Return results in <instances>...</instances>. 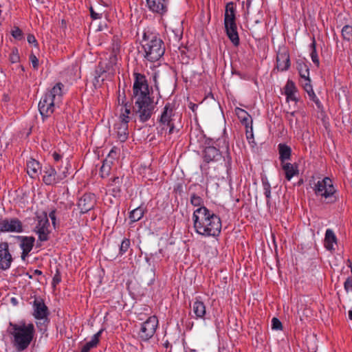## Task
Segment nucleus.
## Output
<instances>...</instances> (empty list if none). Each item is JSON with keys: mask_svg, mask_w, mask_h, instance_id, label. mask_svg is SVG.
Listing matches in <instances>:
<instances>
[{"mask_svg": "<svg viewBox=\"0 0 352 352\" xmlns=\"http://www.w3.org/2000/svg\"><path fill=\"white\" fill-rule=\"evenodd\" d=\"M65 166L64 168L59 167L57 173H61L63 171H67V176L68 175V166H69V162L66 160L65 162Z\"/></svg>", "mask_w": 352, "mask_h": 352, "instance_id": "50", "label": "nucleus"}, {"mask_svg": "<svg viewBox=\"0 0 352 352\" xmlns=\"http://www.w3.org/2000/svg\"><path fill=\"white\" fill-rule=\"evenodd\" d=\"M16 238L20 241L19 246L22 250L21 258L23 261H25L34 245L35 238L27 236H16Z\"/></svg>", "mask_w": 352, "mask_h": 352, "instance_id": "16", "label": "nucleus"}, {"mask_svg": "<svg viewBox=\"0 0 352 352\" xmlns=\"http://www.w3.org/2000/svg\"><path fill=\"white\" fill-rule=\"evenodd\" d=\"M333 243H336V236L331 230L328 229L325 233L324 246L328 250H332Z\"/></svg>", "mask_w": 352, "mask_h": 352, "instance_id": "29", "label": "nucleus"}, {"mask_svg": "<svg viewBox=\"0 0 352 352\" xmlns=\"http://www.w3.org/2000/svg\"><path fill=\"white\" fill-rule=\"evenodd\" d=\"M12 36L17 40H21L23 38L22 30L18 27H14L11 32Z\"/></svg>", "mask_w": 352, "mask_h": 352, "instance_id": "40", "label": "nucleus"}, {"mask_svg": "<svg viewBox=\"0 0 352 352\" xmlns=\"http://www.w3.org/2000/svg\"><path fill=\"white\" fill-rule=\"evenodd\" d=\"M113 162L109 159H105L100 169V174L102 177H107L109 175Z\"/></svg>", "mask_w": 352, "mask_h": 352, "instance_id": "31", "label": "nucleus"}, {"mask_svg": "<svg viewBox=\"0 0 352 352\" xmlns=\"http://www.w3.org/2000/svg\"><path fill=\"white\" fill-rule=\"evenodd\" d=\"M311 265L313 267L311 269L313 272L312 276L321 275V265L319 261H313Z\"/></svg>", "mask_w": 352, "mask_h": 352, "instance_id": "39", "label": "nucleus"}, {"mask_svg": "<svg viewBox=\"0 0 352 352\" xmlns=\"http://www.w3.org/2000/svg\"><path fill=\"white\" fill-rule=\"evenodd\" d=\"M264 195L267 199V205H270L271 198V186L267 179H262Z\"/></svg>", "mask_w": 352, "mask_h": 352, "instance_id": "35", "label": "nucleus"}, {"mask_svg": "<svg viewBox=\"0 0 352 352\" xmlns=\"http://www.w3.org/2000/svg\"><path fill=\"white\" fill-rule=\"evenodd\" d=\"M290 66V59L288 50L283 47L279 49L276 55V67L280 71H285Z\"/></svg>", "mask_w": 352, "mask_h": 352, "instance_id": "17", "label": "nucleus"}, {"mask_svg": "<svg viewBox=\"0 0 352 352\" xmlns=\"http://www.w3.org/2000/svg\"><path fill=\"white\" fill-rule=\"evenodd\" d=\"M34 274L36 275H41L42 274V272L38 270H35Z\"/></svg>", "mask_w": 352, "mask_h": 352, "instance_id": "57", "label": "nucleus"}, {"mask_svg": "<svg viewBox=\"0 0 352 352\" xmlns=\"http://www.w3.org/2000/svg\"><path fill=\"white\" fill-rule=\"evenodd\" d=\"M60 276L59 274H56L53 278V285H56L60 282Z\"/></svg>", "mask_w": 352, "mask_h": 352, "instance_id": "54", "label": "nucleus"}, {"mask_svg": "<svg viewBox=\"0 0 352 352\" xmlns=\"http://www.w3.org/2000/svg\"><path fill=\"white\" fill-rule=\"evenodd\" d=\"M63 87L61 82L56 83L41 98L38 103V110L43 118L49 117L54 113L55 107L59 106L63 96Z\"/></svg>", "mask_w": 352, "mask_h": 352, "instance_id": "5", "label": "nucleus"}, {"mask_svg": "<svg viewBox=\"0 0 352 352\" xmlns=\"http://www.w3.org/2000/svg\"><path fill=\"white\" fill-rule=\"evenodd\" d=\"M175 112L174 105L170 102H168L164 106L163 111L158 119V122L160 130L158 131V133L162 135L164 131H166L168 129V134L174 133L175 131V126L174 124L175 120Z\"/></svg>", "mask_w": 352, "mask_h": 352, "instance_id": "8", "label": "nucleus"}, {"mask_svg": "<svg viewBox=\"0 0 352 352\" xmlns=\"http://www.w3.org/2000/svg\"><path fill=\"white\" fill-rule=\"evenodd\" d=\"M296 69L300 77V82L305 91L308 92V66L306 63V59L298 58L296 60Z\"/></svg>", "mask_w": 352, "mask_h": 352, "instance_id": "18", "label": "nucleus"}, {"mask_svg": "<svg viewBox=\"0 0 352 352\" xmlns=\"http://www.w3.org/2000/svg\"><path fill=\"white\" fill-rule=\"evenodd\" d=\"M190 203L192 206L200 208L201 206H204V200L199 195L195 193H192L190 195Z\"/></svg>", "mask_w": 352, "mask_h": 352, "instance_id": "37", "label": "nucleus"}, {"mask_svg": "<svg viewBox=\"0 0 352 352\" xmlns=\"http://www.w3.org/2000/svg\"><path fill=\"white\" fill-rule=\"evenodd\" d=\"M280 166L287 181H290L294 176L298 174V165L296 163H281Z\"/></svg>", "mask_w": 352, "mask_h": 352, "instance_id": "24", "label": "nucleus"}, {"mask_svg": "<svg viewBox=\"0 0 352 352\" xmlns=\"http://www.w3.org/2000/svg\"><path fill=\"white\" fill-rule=\"evenodd\" d=\"M128 123L127 121L120 120L119 122L114 125L117 138L122 142H125L129 136Z\"/></svg>", "mask_w": 352, "mask_h": 352, "instance_id": "22", "label": "nucleus"}, {"mask_svg": "<svg viewBox=\"0 0 352 352\" xmlns=\"http://www.w3.org/2000/svg\"><path fill=\"white\" fill-rule=\"evenodd\" d=\"M148 9L154 13L163 15L168 10L169 0H146Z\"/></svg>", "mask_w": 352, "mask_h": 352, "instance_id": "19", "label": "nucleus"}, {"mask_svg": "<svg viewBox=\"0 0 352 352\" xmlns=\"http://www.w3.org/2000/svg\"><path fill=\"white\" fill-rule=\"evenodd\" d=\"M1 13V10H0V14Z\"/></svg>", "mask_w": 352, "mask_h": 352, "instance_id": "61", "label": "nucleus"}, {"mask_svg": "<svg viewBox=\"0 0 352 352\" xmlns=\"http://www.w3.org/2000/svg\"><path fill=\"white\" fill-rule=\"evenodd\" d=\"M192 311L196 318H204L206 313L204 303L199 300L195 301L192 305Z\"/></svg>", "mask_w": 352, "mask_h": 352, "instance_id": "28", "label": "nucleus"}, {"mask_svg": "<svg viewBox=\"0 0 352 352\" xmlns=\"http://www.w3.org/2000/svg\"><path fill=\"white\" fill-rule=\"evenodd\" d=\"M30 60L32 63L33 68L37 69L38 67V59L33 53L30 55Z\"/></svg>", "mask_w": 352, "mask_h": 352, "instance_id": "44", "label": "nucleus"}, {"mask_svg": "<svg viewBox=\"0 0 352 352\" xmlns=\"http://www.w3.org/2000/svg\"><path fill=\"white\" fill-rule=\"evenodd\" d=\"M310 47H311V54H310L311 60H312L313 63L317 67H318L320 65V61H319L318 56V54L316 52V41H315L314 38H313V39H312V42L311 43Z\"/></svg>", "mask_w": 352, "mask_h": 352, "instance_id": "34", "label": "nucleus"}, {"mask_svg": "<svg viewBox=\"0 0 352 352\" xmlns=\"http://www.w3.org/2000/svg\"><path fill=\"white\" fill-rule=\"evenodd\" d=\"M309 99L311 100L316 106L317 117L320 119L323 124L326 126L328 124V118L324 111V107L318 96L315 94L313 89L309 90Z\"/></svg>", "mask_w": 352, "mask_h": 352, "instance_id": "20", "label": "nucleus"}, {"mask_svg": "<svg viewBox=\"0 0 352 352\" xmlns=\"http://www.w3.org/2000/svg\"><path fill=\"white\" fill-rule=\"evenodd\" d=\"M342 36L344 40H352V26L349 25H344L342 29Z\"/></svg>", "mask_w": 352, "mask_h": 352, "instance_id": "36", "label": "nucleus"}, {"mask_svg": "<svg viewBox=\"0 0 352 352\" xmlns=\"http://www.w3.org/2000/svg\"><path fill=\"white\" fill-rule=\"evenodd\" d=\"M197 107H198L197 104H193L191 105L190 108L194 111H195V108H197Z\"/></svg>", "mask_w": 352, "mask_h": 352, "instance_id": "58", "label": "nucleus"}, {"mask_svg": "<svg viewBox=\"0 0 352 352\" xmlns=\"http://www.w3.org/2000/svg\"><path fill=\"white\" fill-rule=\"evenodd\" d=\"M309 186L311 187L316 196H320L322 198H324V201L327 203L335 201L336 198L333 195L336 190L329 177H322V174L316 173L309 179Z\"/></svg>", "mask_w": 352, "mask_h": 352, "instance_id": "6", "label": "nucleus"}, {"mask_svg": "<svg viewBox=\"0 0 352 352\" xmlns=\"http://www.w3.org/2000/svg\"><path fill=\"white\" fill-rule=\"evenodd\" d=\"M130 240L129 239H124L121 242L119 250V255L122 256L125 254L130 247Z\"/></svg>", "mask_w": 352, "mask_h": 352, "instance_id": "38", "label": "nucleus"}, {"mask_svg": "<svg viewBox=\"0 0 352 352\" xmlns=\"http://www.w3.org/2000/svg\"><path fill=\"white\" fill-rule=\"evenodd\" d=\"M224 25L228 37L234 46H238L239 37L235 21V9L232 3H228L226 6Z\"/></svg>", "mask_w": 352, "mask_h": 352, "instance_id": "7", "label": "nucleus"}, {"mask_svg": "<svg viewBox=\"0 0 352 352\" xmlns=\"http://www.w3.org/2000/svg\"><path fill=\"white\" fill-rule=\"evenodd\" d=\"M285 94L287 96V99H294V93L296 91V87L294 83L290 80H288L285 87Z\"/></svg>", "mask_w": 352, "mask_h": 352, "instance_id": "32", "label": "nucleus"}, {"mask_svg": "<svg viewBox=\"0 0 352 352\" xmlns=\"http://www.w3.org/2000/svg\"><path fill=\"white\" fill-rule=\"evenodd\" d=\"M130 113H131L130 109H128L126 107L124 112L120 115V120H122V121L125 120V121H127V122H129V119H130L129 115L130 114Z\"/></svg>", "mask_w": 352, "mask_h": 352, "instance_id": "45", "label": "nucleus"}, {"mask_svg": "<svg viewBox=\"0 0 352 352\" xmlns=\"http://www.w3.org/2000/svg\"><path fill=\"white\" fill-rule=\"evenodd\" d=\"M314 352H316V351H315Z\"/></svg>", "mask_w": 352, "mask_h": 352, "instance_id": "62", "label": "nucleus"}, {"mask_svg": "<svg viewBox=\"0 0 352 352\" xmlns=\"http://www.w3.org/2000/svg\"><path fill=\"white\" fill-rule=\"evenodd\" d=\"M34 317L37 320H43L44 322H48L49 309L42 299L35 298L33 302Z\"/></svg>", "mask_w": 352, "mask_h": 352, "instance_id": "14", "label": "nucleus"}, {"mask_svg": "<svg viewBox=\"0 0 352 352\" xmlns=\"http://www.w3.org/2000/svg\"><path fill=\"white\" fill-rule=\"evenodd\" d=\"M13 258L9 250V245L6 241L0 243V270L6 271L10 268Z\"/></svg>", "mask_w": 352, "mask_h": 352, "instance_id": "13", "label": "nucleus"}, {"mask_svg": "<svg viewBox=\"0 0 352 352\" xmlns=\"http://www.w3.org/2000/svg\"><path fill=\"white\" fill-rule=\"evenodd\" d=\"M221 155L222 151L212 146H206L203 151L204 160L207 163L218 161L221 159Z\"/></svg>", "mask_w": 352, "mask_h": 352, "instance_id": "21", "label": "nucleus"}, {"mask_svg": "<svg viewBox=\"0 0 352 352\" xmlns=\"http://www.w3.org/2000/svg\"><path fill=\"white\" fill-rule=\"evenodd\" d=\"M279 160L281 163L289 162L292 158V148L285 144L280 143L278 145Z\"/></svg>", "mask_w": 352, "mask_h": 352, "instance_id": "26", "label": "nucleus"}, {"mask_svg": "<svg viewBox=\"0 0 352 352\" xmlns=\"http://www.w3.org/2000/svg\"><path fill=\"white\" fill-rule=\"evenodd\" d=\"M225 149H226V155L224 156V160L226 161L228 164H230L231 163V156L230 154V149H229L228 144L226 145Z\"/></svg>", "mask_w": 352, "mask_h": 352, "instance_id": "47", "label": "nucleus"}, {"mask_svg": "<svg viewBox=\"0 0 352 352\" xmlns=\"http://www.w3.org/2000/svg\"><path fill=\"white\" fill-rule=\"evenodd\" d=\"M246 137H247V139L249 140L250 143L251 142L250 140L254 138L253 129H252V124H250L249 127L246 128Z\"/></svg>", "mask_w": 352, "mask_h": 352, "instance_id": "46", "label": "nucleus"}, {"mask_svg": "<svg viewBox=\"0 0 352 352\" xmlns=\"http://www.w3.org/2000/svg\"><path fill=\"white\" fill-rule=\"evenodd\" d=\"M38 223L34 228V232L38 236V241H47L49 239V234L50 233L49 220L47 215L38 217Z\"/></svg>", "mask_w": 352, "mask_h": 352, "instance_id": "12", "label": "nucleus"}, {"mask_svg": "<svg viewBox=\"0 0 352 352\" xmlns=\"http://www.w3.org/2000/svg\"><path fill=\"white\" fill-rule=\"evenodd\" d=\"M52 156L56 162H58L59 160L62 158V156L56 152H54Z\"/></svg>", "mask_w": 352, "mask_h": 352, "instance_id": "55", "label": "nucleus"}, {"mask_svg": "<svg viewBox=\"0 0 352 352\" xmlns=\"http://www.w3.org/2000/svg\"><path fill=\"white\" fill-rule=\"evenodd\" d=\"M10 60L11 63H16L19 62L20 56H19V50L17 48L15 47V48L12 49V53L10 54Z\"/></svg>", "mask_w": 352, "mask_h": 352, "instance_id": "41", "label": "nucleus"}, {"mask_svg": "<svg viewBox=\"0 0 352 352\" xmlns=\"http://www.w3.org/2000/svg\"><path fill=\"white\" fill-rule=\"evenodd\" d=\"M282 323L281 322L276 318H273L272 320V328L274 330H280L282 329Z\"/></svg>", "mask_w": 352, "mask_h": 352, "instance_id": "42", "label": "nucleus"}, {"mask_svg": "<svg viewBox=\"0 0 352 352\" xmlns=\"http://www.w3.org/2000/svg\"><path fill=\"white\" fill-rule=\"evenodd\" d=\"M90 14L93 19H98L102 17V14L95 12L92 7L90 8Z\"/></svg>", "mask_w": 352, "mask_h": 352, "instance_id": "49", "label": "nucleus"}, {"mask_svg": "<svg viewBox=\"0 0 352 352\" xmlns=\"http://www.w3.org/2000/svg\"><path fill=\"white\" fill-rule=\"evenodd\" d=\"M27 173L32 179L38 178L41 173V166L40 163L34 159H30L27 162Z\"/></svg>", "mask_w": 352, "mask_h": 352, "instance_id": "23", "label": "nucleus"}, {"mask_svg": "<svg viewBox=\"0 0 352 352\" xmlns=\"http://www.w3.org/2000/svg\"><path fill=\"white\" fill-rule=\"evenodd\" d=\"M157 325V318L155 316L149 317L145 322L141 324L138 333L140 339L143 341H147L151 338L155 333Z\"/></svg>", "mask_w": 352, "mask_h": 352, "instance_id": "9", "label": "nucleus"}, {"mask_svg": "<svg viewBox=\"0 0 352 352\" xmlns=\"http://www.w3.org/2000/svg\"><path fill=\"white\" fill-rule=\"evenodd\" d=\"M11 302L14 304V305H16V300L15 298H12L11 299Z\"/></svg>", "mask_w": 352, "mask_h": 352, "instance_id": "59", "label": "nucleus"}, {"mask_svg": "<svg viewBox=\"0 0 352 352\" xmlns=\"http://www.w3.org/2000/svg\"><path fill=\"white\" fill-rule=\"evenodd\" d=\"M116 157H117V152L116 151H114L113 149H112L109 152V153L106 159H109L113 162V160H115L116 158Z\"/></svg>", "mask_w": 352, "mask_h": 352, "instance_id": "51", "label": "nucleus"}, {"mask_svg": "<svg viewBox=\"0 0 352 352\" xmlns=\"http://www.w3.org/2000/svg\"><path fill=\"white\" fill-rule=\"evenodd\" d=\"M236 113L242 124L245 126V128H248L249 125L252 124V120H250V115L247 111L241 108H237L236 109Z\"/></svg>", "mask_w": 352, "mask_h": 352, "instance_id": "30", "label": "nucleus"}, {"mask_svg": "<svg viewBox=\"0 0 352 352\" xmlns=\"http://www.w3.org/2000/svg\"><path fill=\"white\" fill-rule=\"evenodd\" d=\"M305 309H304L302 311V314H301V313L299 311H298V314L299 315V318H300V321L301 322L302 324L303 323L304 320H307V316H306L305 314Z\"/></svg>", "mask_w": 352, "mask_h": 352, "instance_id": "52", "label": "nucleus"}, {"mask_svg": "<svg viewBox=\"0 0 352 352\" xmlns=\"http://www.w3.org/2000/svg\"><path fill=\"white\" fill-rule=\"evenodd\" d=\"M96 204V197L92 193H85L79 199L77 204L80 212L85 214L94 208Z\"/></svg>", "mask_w": 352, "mask_h": 352, "instance_id": "15", "label": "nucleus"}, {"mask_svg": "<svg viewBox=\"0 0 352 352\" xmlns=\"http://www.w3.org/2000/svg\"><path fill=\"white\" fill-rule=\"evenodd\" d=\"M27 41L30 44H34V46L38 45L37 41L33 34H28L27 37Z\"/></svg>", "mask_w": 352, "mask_h": 352, "instance_id": "48", "label": "nucleus"}, {"mask_svg": "<svg viewBox=\"0 0 352 352\" xmlns=\"http://www.w3.org/2000/svg\"><path fill=\"white\" fill-rule=\"evenodd\" d=\"M102 330H100L95 333L89 342L85 343L82 347L80 352H89L91 349L97 346L99 343V339L101 336Z\"/></svg>", "mask_w": 352, "mask_h": 352, "instance_id": "27", "label": "nucleus"}, {"mask_svg": "<svg viewBox=\"0 0 352 352\" xmlns=\"http://www.w3.org/2000/svg\"><path fill=\"white\" fill-rule=\"evenodd\" d=\"M123 179V177H114L110 181L109 191L114 197H118L121 192Z\"/></svg>", "mask_w": 352, "mask_h": 352, "instance_id": "25", "label": "nucleus"}, {"mask_svg": "<svg viewBox=\"0 0 352 352\" xmlns=\"http://www.w3.org/2000/svg\"><path fill=\"white\" fill-rule=\"evenodd\" d=\"M55 210H52L50 212L49 214V217L51 219L52 221V223L54 225H55V221H56V215H55Z\"/></svg>", "mask_w": 352, "mask_h": 352, "instance_id": "53", "label": "nucleus"}, {"mask_svg": "<svg viewBox=\"0 0 352 352\" xmlns=\"http://www.w3.org/2000/svg\"><path fill=\"white\" fill-rule=\"evenodd\" d=\"M196 232L204 236H217L221 230V221L218 215L205 206L196 209L192 214Z\"/></svg>", "mask_w": 352, "mask_h": 352, "instance_id": "2", "label": "nucleus"}, {"mask_svg": "<svg viewBox=\"0 0 352 352\" xmlns=\"http://www.w3.org/2000/svg\"><path fill=\"white\" fill-rule=\"evenodd\" d=\"M344 287L346 292H352V276H349L346 278L344 283Z\"/></svg>", "mask_w": 352, "mask_h": 352, "instance_id": "43", "label": "nucleus"}, {"mask_svg": "<svg viewBox=\"0 0 352 352\" xmlns=\"http://www.w3.org/2000/svg\"><path fill=\"white\" fill-rule=\"evenodd\" d=\"M8 333L11 336V343L17 352L27 349L32 342L34 333V325L32 323H25L21 321L19 323H9L7 329Z\"/></svg>", "mask_w": 352, "mask_h": 352, "instance_id": "3", "label": "nucleus"}, {"mask_svg": "<svg viewBox=\"0 0 352 352\" xmlns=\"http://www.w3.org/2000/svg\"><path fill=\"white\" fill-rule=\"evenodd\" d=\"M43 172L44 175L43 177V181L47 185L57 184L67 177V171L57 173L52 166L45 167Z\"/></svg>", "mask_w": 352, "mask_h": 352, "instance_id": "11", "label": "nucleus"}, {"mask_svg": "<svg viewBox=\"0 0 352 352\" xmlns=\"http://www.w3.org/2000/svg\"><path fill=\"white\" fill-rule=\"evenodd\" d=\"M116 60H117V57L116 55H112L111 57H110V63L111 64H116Z\"/></svg>", "mask_w": 352, "mask_h": 352, "instance_id": "56", "label": "nucleus"}, {"mask_svg": "<svg viewBox=\"0 0 352 352\" xmlns=\"http://www.w3.org/2000/svg\"><path fill=\"white\" fill-rule=\"evenodd\" d=\"M141 45L144 50V57L152 63L160 60L165 52L163 41L156 34L151 32L144 33Z\"/></svg>", "mask_w": 352, "mask_h": 352, "instance_id": "4", "label": "nucleus"}, {"mask_svg": "<svg viewBox=\"0 0 352 352\" xmlns=\"http://www.w3.org/2000/svg\"><path fill=\"white\" fill-rule=\"evenodd\" d=\"M144 214V208L139 206L130 212L129 219L132 222H136L142 219Z\"/></svg>", "mask_w": 352, "mask_h": 352, "instance_id": "33", "label": "nucleus"}, {"mask_svg": "<svg viewBox=\"0 0 352 352\" xmlns=\"http://www.w3.org/2000/svg\"><path fill=\"white\" fill-rule=\"evenodd\" d=\"M349 318L350 320H352V310L349 311Z\"/></svg>", "mask_w": 352, "mask_h": 352, "instance_id": "60", "label": "nucleus"}, {"mask_svg": "<svg viewBox=\"0 0 352 352\" xmlns=\"http://www.w3.org/2000/svg\"><path fill=\"white\" fill-rule=\"evenodd\" d=\"M23 231L22 222L17 218H1L0 232L21 233Z\"/></svg>", "mask_w": 352, "mask_h": 352, "instance_id": "10", "label": "nucleus"}, {"mask_svg": "<svg viewBox=\"0 0 352 352\" xmlns=\"http://www.w3.org/2000/svg\"><path fill=\"white\" fill-rule=\"evenodd\" d=\"M133 85V97L135 100L133 112L142 122L148 120L155 109L153 99L150 96V90L146 76L140 73L134 74Z\"/></svg>", "mask_w": 352, "mask_h": 352, "instance_id": "1", "label": "nucleus"}]
</instances>
